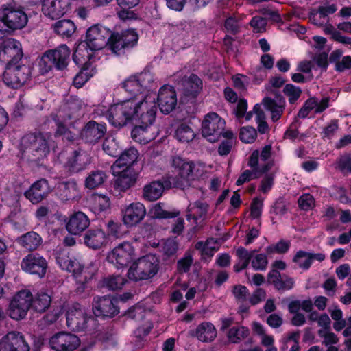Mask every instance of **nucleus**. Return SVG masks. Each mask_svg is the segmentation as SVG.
I'll return each instance as SVG.
<instances>
[{
	"label": "nucleus",
	"instance_id": "obj_63",
	"mask_svg": "<svg viewBox=\"0 0 351 351\" xmlns=\"http://www.w3.org/2000/svg\"><path fill=\"white\" fill-rule=\"evenodd\" d=\"M299 206L304 210L311 209L315 205V199L309 193L302 195L298 200Z\"/></svg>",
	"mask_w": 351,
	"mask_h": 351
},
{
	"label": "nucleus",
	"instance_id": "obj_12",
	"mask_svg": "<svg viewBox=\"0 0 351 351\" xmlns=\"http://www.w3.org/2000/svg\"><path fill=\"white\" fill-rule=\"evenodd\" d=\"M135 256V249L132 243L123 242L109 252L107 260L117 269H120L126 267Z\"/></svg>",
	"mask_w": 351,
	"mask_h": 351
},
{
	"label": "nucleus",
	"instance_id": "obj_30",
	"mask_svg": "<svg viewBox=\"0 0 351 351\" xmlns=\"http://www.w3.org/2000/svg\"><path fill=\"white\" fill-rule=\"evenodd\" d=\"M120 173H115L114 175L118 176L115 180L114 187L120 191H125L133 186L136 182L135 174L131 169H123L121 170Z\"/></svg>",
	"mask_w": 351,
	"mask_h": 351
},
{
	"label": "nucleus",
	"instance_id": "obj_6",
	"mask_svg": "<svg viewBox=\"0 0 351 351\" xmlns=\"http://www.w3.org/2000/svg\"><path fill=\"white\" fill-rule=\"evenodd\" d=\"M90 53L84 45L77 46L73 55L74 62L78 65H83L80 71L73 79V85L81 88L95 73V68L92 66Z\"/></svg>",
	"mask_w": 351,
	"mask_h": 351
},
{
	"label": "nucleus",
	"instance_id": "obj_25",
	"mask_svg": "<svg viewBox=\"0 0 351 351\" xmlns=\"http://www.w3.org/2000/svg\"><path fill=\"white\" fill-rule=\"evenodd\" d=\"M51 192L50 186L45 179H40L34 182L24 193L25 197L32 204H38L47 197Z\"/></svg>",
	"mask_w": 351,
	"mask_h": 351
},
{
	"label": "nucleus",
	"instance_id": "obj_3",
	"mask_svg": "<svg viewBox=\"0 0 351 351\" xmlns=\"http://www.w3.org/2000/svg\"><path fill=\"white\" fill-rule=\"evenodd\" d=\"M21 147L24 153L30 154L35 160H40L49 154L51 148L54 147V143L52 136L49 133L29 134L22 138Z\"/></svg>",
	"mask_w": 351,
	"mask_h": 351
},
{
	"label": "nucleus",
	"instance_id": "obj_49",
	"mask_svg": "<svg viewBox=\"0 0 351 351\" xmlns=\"http://www.w3.org/2000/svg\"><path fill=\"white\" fill-rule=\"evenodd\" d=\"M253 112L256 114V121L258 124V130L261 134H265L269 130L267 123L265 121V115L261 109L260 104H256Z\"/></svg>",
	"mask_w": 351,
	"mask_h": 351
},
{
	"label": "nucleus",
	"instance_id": "obj_29",
	"mask_svg": "<svg viewBox=\"0 0 351 351\" xmlns=\"http://www.w3.org/2000/svg\"><path fill=\"white\" fill-rule=\"evenodd\" d=\"M84 242L90 248L99 249L107 243V236L101 229H90L84 236Z\"/></svg>",
	"mask_w": 351,
	"mask_h": 351
},
{
	"label": "nucleus",
	"instance_id": "obj_24",
	"mask_svg": "<svg viewBox=\"0 0 351 351\" xmlns=\"http://www.w3.org/2000/svg\"><path fill=\"white\" fill-rule=\"evenodd\" d=\"M0 351H29V347L21 334L10 332L0 340Z\"/></svg>",
	"mask_w": 351,
	"mask_h": 351
},
{
	"label": "nucleus",
	"instance_id": "obj_53",
	"mask_svg": "<svg viewBox=\"0 0 351 351\" xmlns=\"http://www.w3.org/2000/svg\"><path fill=\"white\" fill-rule=\"evenodd\" d=\"M257 136L256 130L250 126H244L240 129V140L245 143H253Z\"/></svg>",
	"mask_w": 351,
	"mask_h": 351
},
{
	"label": "nucleus",
	"instance_id": "obj_31",
	"mask_svg": "<svg viewBox=\"0 0 351 351\" xmlns=\"http://www.w3.org/2000/svg\"><path fill=\"white\" fill-rule=\"evenodd\" d=\"M106 132V128L104 124L90 121L86 125L82 134L86 141L93 143L101 138Z\"/></svg>",
	"mask_w": 351,
	"mask_h": 351
},
{
	"label": "nucleus",
	"instance_id": "obj_58",
	"mask_svg": "<svg viewBox=\"0 0 351 351\" xmlns=\"http://www.w3.org/2000/svg\"><path fill=\"white\" fill-rule=\"evenodd\" d=\"M290 247V243L286 241H280L276 245L268 246L266 248V252L267 254L273 253L284 254L288 251Z\"/></svg>",
	"mask_w": 351,
	"mask_h": 351
},
{
	"label": "nucleus",
	"instance_id": "obj_42",
	"mask_svg": "<svg viewBox=\"0 0 351 351\" xmlns=\"http://www.w3.org/2000/svg\"><path fill=\"white\" fill-rule=\"evenodd\" d=\"M106 178V175L102 171H92L86 178L84 185L88 189H95L102 185Z\"/></svg>",
	"mask_w": 351,
	"mask_h": 351
},
{
	"label": "nucleus",
	"instance_id": "obj_38",
	"mask_svg": "<svg viewBox=\"0 0 351 351\" xmlns=\"http://www.w3.org/2000/svg\"><path fill=\"white\" fill-rule=\"evenodd\" d=\"M208 206L207 204L197 201L191 203L188 206L187 219L189 220L191 218L195 221L198 219H205L208 212Z\"/></svg>",
	"mask_w": 351,
	"mask_h": 351
},
{
	"label": "nucleus",
	"instance_id": "obj_44",
	"mask_svg": "<svg viewBox=\"0 0 351 351\" xmlns=\"http://www.w3.org/2000/svg\"><path fill=\"white\" fill-rule=\"evenodd\" d=\"M236 254L239 261L234 265V270L236 272H239L247 267L251 258L253 256V252L240 247L237 250Z\"/></svg>",
	"mask_w": 351,
	"mask_h": 351
},
{
	"label": "nucleus",
	"instance_id": "obj_36",
	"mask_svg": "<svg viewBox=\"0 0 351 351\" xmlns=\"http://www.w3.org/2000/svg\"><path fill=\"white\" fill-rule=\"evenodd\" d=\"M265 108L271 112V119L273 121H278L282 116L285 101L282 98H276L272 99L271 98H265L263 100Z\"/></svg>",
	"mask_w": 351,
	"mask_h": 351
},
{
	"label": "nucleus",
	"instance_id": "obj_40",
	"mask_svg": "<svg viewBox=\"0 0 351 351\" xmlns=\"http://www.w3.org/2000/svg\"><path fill=\"white\" fill-rule=\"evenodd\" d=\"M90 202L92 210L96 214L109 209L110 206L109 197L104 195L93 194L90 199Z\"/></svg>",
	"mask_w": 351,
	"mask_h": 351
},
{
	"label": "nucleus",
	"instance_id": "obj_18",
	"mask_svg": "<svg viewBox=\"0 0 351 351\" xmlns=\"http://www.w3.org/2000/svg\"><path fill=\"white\" fill-rule=\"evenodd\" d=\"M93 311L95 316L113 317L119 313L117 299L110 297H95L93 302Z\"/></svg>",
	"mask_w": 351,
	"mask_h": 351
},
{
	"label": "nucleus",
	"instance_id": "obj_64",
	"mask_svg": "<svg viewBox=\"0 0 351 351\" xmlns=\"http://www.w3.org/2000/svg\"><path fill=\"white\" fill-rule=\"evenodd\" d=\"M254 32L261 33L265 31L267 21L261 16H254L250 23Z\"/></svg>",
	"mask_w": 351,
	"mask_h": 351
},
{
	"label": "nucleus",
	"instance_id": "obj_2",
	"mask_svg": "<svg viewBox=\"0 0 351 351\" xmlns=\"http://www.w3.org/2000/svg\"><path fill=\"white\" fill-rule=\"evenodd\" d=\"M56 261L62 269L72 273L76 281L82 285L90 280L96 272L95 267H84L79 258L65 250L58 254Z\"/></svg>",
	"mask_w": 351,
	"mask_h": 351
},
{
	"label": "nucleus",
	"instance_id": "obj_32",
	"mask_svg": "<svg viewBox=\"0 0 351 351\" xmlns=\"http://www.w3.org/2000/svg\"><path fill=\"white\" fill-rule=\"evenodd\" d=\"M90 162V157L86 152L75 151L69 158L67 166L71 171L77 172L83 170Z\"/></svg>",
	"mask_w": 351,
	"mask_h": 351
},
{
	"label": "nucleus",
	"instance_id": "obj_9",
	"mask_svg": "<svg viewBox=\"0 0 351 351\" xmlns=\"http://www.w3.org/2000/svg\"><path fill=\"white\" fill-rule=\"evenodd\" d=\"M32 304V294L28 289H22L18 291L10 302L8 314L16 320L25 317Z\"/></svg>",
	"mask_w": 351,
	"mask_h": 351
},
{
	"label": "nucleus",
	"instance_id": "obj_27",
	"mask_svg": "<svg viewBox=\"0 0 351 351\" xmlns=\"http://www.w3.org/2000/svg\"><path fill=\"white\" fill-rule=\"evenodd\" d=\"M90 225V220L83 212L78 211L72 214L66 224L67 231L73 235H79Z\"/></svg>",
	"mask_w": 351,
	"mask_h": 351
},
{
	"label": "nucleus",
	"instance_id": "obj_8",
	"mask_svg": "<svg viewBox=\"0 0 351 351\" xmlns=\"http://www.w3.org/2000/svg\"><path fill=\"white\" fill-rule=\"evenodd\" d=\"M112 34L110 29L104 26L93 25L86 32V45L81 44L78 46L84 45L87 50L90 49L91 51L101 50L107 45L110 47Z\"/></svg>",
	"mask_w": 351,
	"mask_h": 351
},
{
	"label": "nucleus",
	"instance_id": "obj_35",
	"mask_svg": "<svg viewBox=\"0 0 351 351\" xmlns=\"http://www.w3.org/2000/svg\"><path fill=\"white\" fill-rule=\"evenodd\" d=\"M165 187L159 181H154L146 184L143 189V198L149 202L158 199L163 194Z\"/></svg>",
	"mask_w": 351,
	"mask_h": 351
},
{
	"label": "nucleus",
	"instance_id": "obj_50",
	"mask_svg": "<svg viewBox=\"0 0 351 351\" xmlns=\"http://www.w3.org/2000/svg\"><path fill=\"white\" fill-rule=\"evenodd\" d=\"M126 280L120 275L110 276L104 279V286L109 289L117 290L120 289L125 283Z\"/></svg>",
	"mask_w": 351,
	"mask_h": 351
},
{
	"label": "nucleus",
	"instance_id": "obj_11",
	"mask_svg": "<svg viewBox=\"0 0 351 351\" xmlns=\"http://www.w3.org/2000/svg\"><path fill=\"white\" fill-rule=\"evenodd\" d=\"M29 75L28 66L19 63H8L3 74V81L7 86L17 88L27 81Z\"/></svg>",
	"mask_w": 351,
	"mask_h": 351
},
{
	"label": "nucleus",
	"instance_id": "obj_46",
	"mask_svg": "<svg viewBox=\"0 0 351 351\" xmlns=\"http://www.w3.org/2000/svg\"><path fill=\"white\" fill-rule=\"evenodd\" d=\"M195 248L202 252V255L211 257L214 253L218 250L217 242L213 238L208 239L205 243L202 241L197 242Z\"/></svg>",
	"mask_w": 351,
	"mask_h": 351
},
{
	"label": "nucleus",
	"instance_id": "obj_26",
	"mask_svg": "<svg viewBox=\"0 0 351 351\" xmlns=\"http://www.w3.org/2000/svg\"><path fill=\"white\" fill-rule=\"evenodd\" d=\"M68 8L66 0H43L41 10L45 16L57 19L67 12Z\"/></svg>",
	"mask_w": 351,
	"mask_h": 351
},
{
	"label": "nucleus",
	"instance_id": "obj_15",
	"mask_svg": "<svg viewBox=\"0 0 351 351\" xmlns=\"http://www.w3.org/2000/svg\"><path fill=\"white\" fill-rule=\"evenodd\" d=\"M138 36L134 29H129L121 33H112L110 40V48L115 53H120L121 50L130 49L138 42Z\"/></svg>",
	"mask_w": 351,
	"mask_h": 351
},
{
	"label": "nucleus",
	"instance_id": "obj_60",
	"mask_svg": "<svg viewBox=\"0 0 351 351\" xmlns=\"http://www.w3.org/2000/svg\"><path fill=\"white\" fill-rule=\"evenodd\" d=\"M335 167L343 172H351V156L343 155L338 158Z\"/></svg>",
	"mask_w": 351,
	"mask_h": 351
},
{
	"label": "nucleus",
	"instance_id": "obj_20",
	"mask_svg": "<svg viewBox=\"0 0 351 351\" xmlns=\"http://www.w3.org/2000/svg\"><path fill=\"white\" fill-rule=\"evenodd\" d=\"M23 56L21 44L14 38L4 40L0 46V58L8 63H19Z\"/></svg>",
	"mask_w": 351,
	"mask_h": 351
},
{
	"label": "nucleus",
	"instance_id": "obj_61",
	"mask_svg": "<svg viewBox=\"0 0 351 351\" xmlns=\"http://www.w3.org/2000/svg\"><path fill=\"white\" fill-rule=\"evenodd\" d=\"M284 93L289 97L290 103H294L301 95V89L293 84H287L284 88Z\"/></svg>",
	"mask_w": 351,
	"mask_h": 351
},
{
	"label": "nucleus",
	"instance_id": "obj_19",
	"mask_svg": "<svg viewBox=\"0 0 351 351\" xmlns=\"http://www.w3.org/2000/svg\"><path fill=\"white\" fill-rule=\"evenodd\" d=\"M21 267L26 273L43 278L46 274L47 263L38 254H30L23 258Z\"/></svg>",
	"mask_w": 351,
	"mask_h": 351
},
{
	"label": "nucleus",
	"instance_id": "obj_4",
	"mask_svg": "<svg viewBox=\"0 0 351 351\" xmlns=\"http://www.w3.org/2000/svg\"><path fill=\"white\" fill-rule=\"evenodd\" d=\"M171 165L178 173V181L174 182L177 185L198 179L205 171L203 164L188 161L179 156L171 158Z\"/></svg>",
	"mask_w": 351,
	"mask_h": 351
},
{
	"label": "nucleus",
	"instance_id": "obj_55",
	"mask_svg": "<svg viewBox=\"0 0 351 351\" xmlns=\"http://www.w3.org/2000/svg\"><path fill=\"white\" fill-rule=\"evenodd\" d=\"M247 108V103L245 99H241L238 101L236 108L234 112L237 119L245 117V120L249 121L252 117L253 111L246 113Z\"/></svg>",
	"mask_w": 351,
	"mask_h": 351
},
{
	"label": "nucleus",
	"instance_id": "obj_13",
	"mask_svg": "<svg viewBox=\"0 0 351 351\" xmlns=\"http://www.w3.org/2000/svg\"><path fill=\"white\" fill-rule=\"evenodd\" d=\"M150 75L148 73H141L138 75L129 77L121 83V86L129 94L133 95L129 99L138 98L147 100V98L151 97L155 99L154 95L152 94H145L144 88L145 87V80H149Z\"/></svg>",
	"mask_w": 351,
	"mask_h": 351
},
{
	"label": "nucleus",
	"instance_id": "obj_7",
	"mask_svg": "<svg viewBox=\"0 0 351 351\" xmlns=\"http://www.w3.org/2000/svg\"><path fill=\"white\" fill-rule=\"evenodd\" d=\"M0 21L12 30L21 29L27 23L26 13L12 3L3 4L0 8Z\"/></svg>",
	"mask_w": 351,
	"mask_h": 351
},
{
	"label": "nucleus",
	"instance_id": "obj_10",
	"mask_svg": "<svg viewBox=\"0 0 351 351\" xmlns=\"http://www.w3.org/2000/svg\"><path fill=\"white\" fill-rule=\"evenodd\" d=\"M226 125L225 121L215 112L205 115L202 123V133L210 142H216L221 135Z\"/></svg>",
	"mask_w": 351,
	"mask_h": 351
},
{
	"label": "nucleus",
	"instance_id": "obj_41",
	"mask_svg": "<svg viewBox=\"0 0 351 351\" xmlns=\"http://www.w3.org/2000/svg\"><path fill=\"white\" fill-rule=\"evenodd\" d=\"M71 118V115H68L66 118L64 117V112L62 111H60L56 115V119H55L57 125L56 134L62 136L64 139H66L69 141H73L75 139V135H73L71 132L67 130L64 123L66 122L67 119H70Z\"/></svg>",
	"mask_w": 351,
	"mask_h": 351
},
{
	"label": "nucleus",
	"instance_id": "obj_51",
	"mask_svg": "<svg viewBox=\"0 0 351 351\" xmlns=\"http://www.w3.org/2000/svg\"><path fill=\"white\" fill-rule=\"evenodd\" d=\"M119 145L113 136H108L103 143V150L109 156H116L119 154Z\"/></svg>",
	"mask_w": 351,
	"mask_h": 351
},
{
	"label": "nucleus",
	"instance_id": "obj_17",
	"mask_svg": "<svg viewBox=\"0 0 351 351\" xmlns=\"http://www.w3.org/2000/svg\"><path fill=\"white\" fill-rule=\"evenodd\" d=\"M121 214L123 223L128 227H134L144 219L147 210L143 204L135 202L125 205Z\"/></svg>",
	"mask_w": 351,
	"mask_h": 351
},
{
	"label": "nucleus",
	"instance_id": "obj_39",
	"mask_svg": "<svg viewBox=\"0 0 351 351\" xmlns=\"http://www.w3.org/2000/svg\"><path fill=\"white\" fill-rule=\"evenodd\" d=\"M19 243L27 250H35L40 245L42 239L35 232H29L18 239Z\"/></svg>",
	"mask_w": 351,
	"mask_h": 351
},
{
	"label": "nucleus",
	"instance_id": "obj_28",
	"mask_svg": "<svg viewBox=\"0 0 351 351\" xmlns=\"http://www.w3.org/2000/svg\"><path fill=\"white\" fill-rule=\"evenodd\" d=\"M138 156V152L134 147L125 149L112 165V171L113 174L119 173V169L121 168L130 169V167L136 161Z\"/></svg>",
	"mask_w": 351,
	"mask_h": 351
},
{
	"label": "nucleus",
	"instance_id": "obj_59",
	"mask_svg": "<svg viewBox=\"0 0 351 351\" xmlns=\"http://www.w3.org/2000/svg\"><path fill=\"white\" fill-rule=\"evenodd\" d=\"M318 335L323 339L322 343L326 346L337 344L339 341L337 336L326 329L319 330Z\"/></svg>",
	"mask_w": 351,
	"mask_h": 351
},
{
	"label": "nucleus",
	"instance_id": "obj_48",
	"mask_svg": "<svg viewBox=\"0 0 351 351\" xmlns=\"http://www.w3.org/2000/svg\"><path fill=\"white\" fill-rule=\"evenodd\" d=\"M175 135L179 141L183 143H188L195 137V133L193 130L185 124H181L177 128Z\"/></svg>",
	"mask_w": 351,
	"mask_h": 351
},
{
	"label": "nucleus",
	"instance_id": "obj_45",
	"mask_svg": "<svg viewBox=\"0 0 351 351\" xmlns=\"http://www.w3.org/2000/svg\"><path fill=\"white\" fill-rule=\"evenodd\" d=\"M51 297L45 292L38 293L34 298L32 297V308L38 312L45 311L51 304Z\"/></svg>",
	"mask_w": 351,
	"mask_h": 351
},
{
	"label": "nucleus",
	"instance_id": "obj_54",
	"mask_svg": "<svg viewBox=\"0 0 351 351\" xmlns=\"http://www.w3.org/2000/svg\"><path fill=\"white\" fill-rule=\"evenodd\" d=\"M63 314L62 305H57L53 308L43 317V319L46 324H51L56 322Z\"/></svg>",
	"mask_w": 351,
	"mask_h": 351
},
{
	"label": "nucleus",
	"instance_id": "obj_43",
	"mask_svg": "<svg viewBox=\"0 0 351 351\" xmlns=\"http://www.w3.org/2000/svg\"><path fill=\"white\" fill-rule=\"evenodd\" d=\"M54 31L62 37H70L76 30V26L71 20H62L53 25Z\"/></svg>",
	"mask_w": 351,
	"mask_h": 351
},
{
	"label": "nucleus",
	"instance_id": "obj_37",
	"mask_svg": "<svg viewBox=\"0 0 351 351\" xmlns=\"http://www.w3.org/2000/svg\"><path fill=\"white\" fill-rule=\"evenodd\" d=\"M58 189V195L62 201L66 202L79 197L77 185L74 181L60 183Z\"/></svg>",
	"mask_w": 351,
	"mask_h": 351
},
{
	"label": "nucleus",
	"instance_id": "obj_23",
	"mask_svg": "<svg viewBox=\"0 0 351 351\" xmlns=\"http://www.w3.org/2000/svg\"><path fill=\"white\" fill-rule=\"evenodd\" d=\"M157 101L160 111L164 114H169L177 105L176 93L171 86L164 85L158 91Z\"/></svg>",
	"mask_w": 351,
	"mask_h": 351
},
{
	"label": "nucleus",
	"instance_id": "obj_62",
	"mask_svg": "<svg viewBox=\"0 0 351 351\" xmlns=\"http://www.w3.org/2000/svg\"><path fill=\"white\" fill-rule=\"evenodd\" d=\"M310 20L313 24L322 26L328 23V17L319 8L317 11L311 13Z\"/></svg>",
	"mask_w": 351,
	"mask_h": 351
},
{
	"label": "nucleus",
	"instance_id": "obj_47",
	"mask_svg": "<svg viewBox=\"0 0 351 351\" xmlns=\"http://www.w3.org/2000/svg\"><path fill=\"white\" fill-rule=\"evenodd\" d=\"M249 335V330L244 326H233L228 332V341L232 343H238Z\"/></svg>",
	"mask_w": 351,
	"mask_h": 351
},
{
	"label": "nucleus",
	"instance_id": "obj_21",
	"mask_svg": "<svg viewBox=\"0 0 351 351\" xmlns=\"http://www.w3.org/2000/svg\"><path fill=\"white\" fill-rule=\"evenodd\" d=\"M69 56V47L66 45H60L56 49L47 51L43 56V60L60 70L67 66Z\"/></svg>",
	"mask_w": 351,
	"mask_h": 351
},
{
	"label": "nucleus",
	"instance_id": "obj_16",
	"mask_svg": "<svg viewBox=\"0 0 351 351\" xmlns=\"http://www.w3.org/2000/svg\"><path fill=\"white\" fill-rule=\"evenodd\" d=\"M258 150H254L250 155L247 165L252 169L245 170L236 182L237 185L241 186L253 179L260 177L263 173L268 171L269 165H261L258 161Z\"/></svg>",
	"mask_w": 351,
	"mask_h": 351
},
{
	"label": "nucleus",
	"instance_id": "obj_34",
	"mask_svg": "<svg viewBox=\"0 0 351 351\" xmlns=\"http://www.w3.org/2000/svg\"><path fill=\"white\" fill-rule=\"evenodd\" d=\"M182 91L184 95L195 97L202 88V82L196 75H191L182 83Z\"/></svg>",
	"mask_w": 351,
	"mask_h": 351
},
{
	"label": "nucleus",
	"instance_id": "obj_5",
	"mask_svg": "<svg viewBox=\"0 0 351 351\" xmlns=\"http://www.w3.org/2000/svg\"><path fill=\"white\" fill-rule=\"evenodd\" d=\"M159 261L153 254H147L135 261L130 267L128 276L134 280H147L154 276L158 270Z\"/></svg>",
	"mask_w": 351,
	"mask_h": 351
},
{
	"label": "nucleus",
	"instance_id": "obj_1",
	"mask_svg": "<svg viewBox=\"0 0 351 351\" xmlns=\"http://www.w3.org/2000/svg\"><path fill=\"white\" fill-rule=\"evenodd\" d=\"M156 110L154 98L148 97L147 100L134 98L111 105L105 116L116 128L135 123L136 125L131 132L132 138L139 143L146 144L156 137L153 123Z\"/></svg>",
	"mask_w": 351,
	"mask_h": 351
},
{
	"label": "nucleus",
	"instance_id": "obj_57",
	"mask_svg": "<svg viewBox=\"0 0 351 351\" xmlns=\"http://www.w3.org/2000/svg\"><path fill=\"white\" fill-rule=\"evenodd\" d=\"M252 252H253V256L251 258V263L254 269L259 271L265 270L268 264L267 256L263 254L254 255V251Z\"/></svg>",
	"mask_w": 351,
	"mask_h": 351
},
{
	"label": "nucleus",
	"instance_id": "obj_52",
	"mask_svg": "<svg viewBox=\"0 0 351 351\" xmlns=\"http://www.w3.org/2000/svg\"><path fill=\"white\" fill-rule=\"evenodd\" d=\"M164 204L158 203L154 204L150 209V215L155 218H170L179 215V213H169L164 210Z\"/></svg>",
	"mask_w": 351,
	"mask_h": 351
},
{
	"label": "nucleus",
	"instance_id": "obj_14",
	"mask_svg": "<svg viewBox=\"0 0 351 351\" xmlns=\"http://www.w3.org/2000/svg\"><path fill=\"white\" fill-rule=\"evenodd\" d=\"M66 325L73 330L80 331L87 327L90 319L88 316L87 310L78 303L69 306L66 312Z\"/></svg>",
	"mask_w": 351,
	"mask_h": 351
},
{
	"label": "nucleus",
	"instance_id": "obj_33",
	"mask_svg": "<svg viewBox=\"0 0 351 351\" xmlns=\"http://www.w3.org/2000/svg\"><path fill=\"white\" fill-rule=\"evenodd\" d=\"M194 335L202 342H210L217 336V330L210 322H202L197 326Z\"/></svg>",
	"mask_w": 351,
	"mask_h": 351
},
{
	"label": "nucleus",
	"instance_id": "obj_22",
	"mask_svg": "<svg viewBox=\"0 0 351 351\" xmlns=\"http://www.w3.org/2000/svg\"><path fill=\"white\" fill-rule=\"evenodd\" d=\"M49 343L55 350L72 351L80 346V340L73 334L62 332L52 336Z\"/></svg>",
	"mask_w": 351,
	"mask_h": 351
},
{
	"label": "nucleus",
	"instance_id": "obj_56",
	"mask_svg": "<svg viewBox=\"0 0 351 351\" xmlns=\"http://www.w3.org/2000/svg\"><path fill=\"white\" fill-rule=\"evenodd\" d=\"M293 261L299 267L304 269H308L312 263L310 253L303 251H300L295 254Z\"/></svg>",
	"mask_w": 351,
	"mask_h": 351
}]
</instances>
